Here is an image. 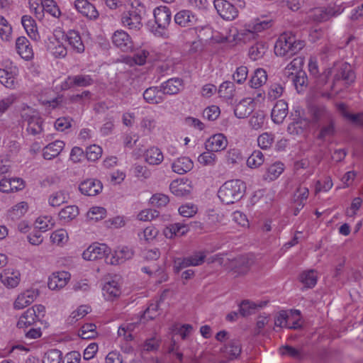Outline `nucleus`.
Here are the masks:
<instances>
[{"instance_id": "34", "label": "nucleus", "mask_w": 363, "mask_h": 363, "mask_svg": "<svg viewBox=\"0 0 363 363\" xmlns=\"http://www.w3.org/2000/svg\"><path fill=\"white\" fill-rule=\"evenodd\" d=\"M21 23L30 38L38 40L39 35L37 32L35 21L31 16L25 15L21 18Z\"/></svg>"}, {"instance_id": "48", "label": "nucleus", "mask_w": 363, "mask_h": 363, "mask_svg": "<svg viewBox=\"0 0 363 363\" xmlns=\"http://www.w3.org/2000/svg\"><path fill=\"white\" fill-rule=\"evenodd\" d=\"M50 44H52L53 47L49 45L48 48L55 57H65L67 55V48L57 39L55 38V41H51Z\"/></svg>"}, {"instance_id": "25", "label": "nucleus", "mask_w": 363, "mask_h": 363, "mask_svg": "<svg viewBox=\"0 0 363 363\" xmlns=\"http://www.w3.org/2000/svg\"><path fill=\"white\" fill-rule=\"evenodd\" d=\"M291 319L287 311H281L275 318L274 324L277 327H285L289 329H297L301 327L298 320H293L291 323Z\"/></svg>"}, {"instance_id": "10", "label": "nucleus", "mask_w": 363, "mask_h": 363, "mask_svg": "<svg viewBox=\"0 0 363 363\" xmlns=\"http://www.w3.org/2000/svg\"><path fill=\"white\" fill-rule=\"evenodd\" d=\"M94 79L89 74H77L68 76L62 84L65 89L74 87H86L93 85Z\"/></svg>"}, {"instance_id": "42", "label": "nucleus", "mask_w": 363, "mask_h": 363, "mask_svg": "<svg viewBox=\"0 0 363 363\" xmlns=\"http://www.w3.org/2000/svg\"><path fill=\"white\" fill-rule=\"evenodd\" d=\"M235 87L232 82H224L219 87L218 94L220 97L225 99H232L235 95Z\"/></svg>"}, {"instance_id": "12", "label": "nucleus", "mask_w": 363, "mask_h": 363, "mask_svg": "<svg viewBox=\"0 0 363 363\" xmlns=\"http://www.w3.org/2000/svg\"><path fill=\"white\" fill-rule=\"evenodd\" d=\"M174 22L182 28H191L196 26L198 18L196 16L189 10H182L174 16Z\"/></svg>"}, {"instance_id": "52", "label": "nucleus", "mask_w": 363, "mask_h": 363, "mask_svg": "<svg viewBox=\"0 0 363 363\" xmlns=\"http://www.w3.org/2000/svg\"><path fill=\"white\" fill-rule=\"evenodd\" d=\"M67 195L63 191H57L49 198V203L51 206L57 207L67 201Z\"/></svg>"}, {"instance_id": "7", "label": "nucleus", "mask_w": 363, "mask_h": 363, "mask_svg": "<svg viewBox=\"0 0 363 363\" xmlns=\"http://www.w3.org/2000/svg\"><path fill=\"white\" fill-rule=\"evenodd\" d=\"M309 112L313 123L318 125L334 118L333 113L322 104L311 105Z\"/></svg>"}, {"instance_id": "40", "label": "nucleus", "mask_w": 363, "mask_h": 363, "mask_svg": "<svg viewBox=\"0 0 363 363\" xmlns=\"http://www.w3.org/2000/svg\"><path fill=\"white\" fill-rule=\"evenodd\" d=\"M28 208V203L25 201H21L8 211V217L13 220H18L27 212Z\"/></svg>"}, {"instance_id": "46", "label": "nucleus", "mask_w": 363, "mask_h": 363, "mask_svg": "<svg viewBox=\"0 0 363 363\" xmlns=\"http://www.w3.org/2000/svg\"><path fill=\"white\" fill-rule=\"evenodd\" d=\"M264 155L259 150H255L247 160V164L250 168H257L264 162Z\"/></svg>"}, {"instance_id": "62", "label": "nucleus", "mask_w": 363, "mask_h": 363, "mask_svg": "<svg viewBox=\"0 0 363 363\" xmlns=\"http://www.w3.org/2000/svg\"><path fill=\"white\" fill-rule=\"evenodd\" d=\"M333 72V68H328V69H325L323 72V73L319 74L315 78L316 86L318 88H320V87L325 86L327 84L328 79L330 78V77L331 76Z\"/></svg>"}, {"instance_id": "41", "label": "nucleus", "mask_w": 363, "mask_h": 363, "mask_svg": "<svg viewBox=\"0 0 363 363\" xmlns=\"http://www.w3.org/2000/svg\"><path fill=\"white\" fill-rule=\"evenodd\" d=\"M284 165L281 162H275L270 165L264 175V179L274 181L277 179L284 172Z\"/></svg>"}, {"instance_id": "20", "label": "nucleus", "mask_w": 363, "mask_h": 363, "mask_svg": "<svg viewBox=\"0 0 363 363\" xmlns=\"http://www.w3.org/2000/svg\"><path fill=\"white\" fill-rule=\"evenodd\" d=\"M228 145L226 138L223 134L219 133L211 136L206 143V148L208 151L218 152L224 150Z\"/></svg>"}, {"instance_id": "2", "label": "nucleus", "mask_w": 363, "mask_h": 363, "mask_svg": "<svg viewBox=\"0 0 363 363\" xmlns=\"http://www.w3.org/2000/svg\"><path fill=\"white\" fill-rule=\"evenodd\" d=\"M245 184L240 179L225 182L219 189L218 196L220 201L227 205L240 201L245 195Z\"/></svg>"}, {"instance_id": "13", "label": "nucleus", "mask_w": 363, "mask_h": 363, "mask_svg": "<svg viewBox=\"0 0 363 363\" xmlns=\"http://www.w3.org/2000/svg\"><path fill=\"white\" fill-rule=\"evenodd\" d=\"M171 192L178 197L189 196L192 190L191 182L188 179L174 180L169 185Z\"/></svg>"}, {"instance_id": "33", "label": "nucleus", "mask_w": 363, "mask_h": 363, "mask_svg": "<svg viewBox=\"0 0 363 363\" xmlns=\"http://www.w3.org/2000/svg\"><path fill=\"white\" fill-rule=\"evenodd\" d=\"M133 256V251L128 247H123L120 250L115 252V255L111 257V264H120L126 260L131 259Z\"/></svg>"}, {"instance_id": "43", "label": "nucleus", "mask_w": 363, "mask_h": 363, "mask_svg": "<svg viewBox=\"0 0 363 363\" xmlns=\"http://www.w3.org/2000/svg\"><path fill=\"white\" fill-rule=\"evenodd\" d=\"M79 214L78 207L76 206H67L59 212L61 220L69 222L73 220Z\"/></svg>"}, {"instance_id": "54", "label": "nucleus", "mask_w": 363, "mask_h": 363, "mask_svg": "<svg viewBox=\"0 0 363 363\" xmlns=\"http://www.w3.org/2000/svg\"><path fill=\"white\" fill-rule=\"evenodd\" d=\"M216 156L214 152L207 151L201 154L198 157V161L204 166H213L215 164Z\"/></svg>"}, {"instance_id": "23", "label": "nucleus", "mask_w": 363, "mask_h": 363, "mask_svg": "<svg viewBox=\"0 0 363 363\" xmlns=\"http://www.w3.org/2000/svg\"><path fill=\"white\" fill-rule=\"evenodd\" d=\"M62 36L65 37V40L77 52L82 53L84 51V45L79 32L70 30L65 35L63 34Z\"/></svg>"}, {"instance_id": "18", "label": "nucleus", "mask_w": 363, "mask_h": 363, "mask_svg": "<svg viewBox=\"0 0 363 363\" xmlns=\"http://www.w3.org/2000/svg\"><path fill=\"white\" fill-rule=\"evenodd\" d=\"M102 188L100 181L91 179L82 182L79 186L81 193L89 196H96L101 191Z\"/></svg>"}, {"instance_id": "39", "label": "nucleus", "mask_w": 363, "mask_h": 363, "mask_svg": "<svg viewBox=\"0 0 363 363\" xmlns=\"http://www.w3.org/2000/svg\"><path fill=\"white\" fill-rule=\"evenodd\" d=\"M267 74L264 69H257L250 80V85L252 88L257 89L266 83Z\"/></svg>"}, {"instance_id": "21", "label": "nucleus", "mask_w": 363, "mask_h": 363, "mask_svg": "<svg viewBox=\"0 0 363 363\" xmlns=\"http://www.w3.org/2000/svg\"><path fill=\"white\" fill-rule=\"evenodd\" d=\"M288 114V104L284 100L277 101L272 108L271 117L277 124H281Z\"/></svg>"}, {"instance_id": "36", "label": "nucleus", "mask_w": 363, "mask_h": 363, "mask_svg": "<svg viewBox=\"0 0 363 363\" xmlns=\"http://www.w3.org/2000/svg\"><path fill=\"white\" fill-rule=\"evenodd\" d=\"M145 157V161L152 165L160 164L164 159L162 151L156 147H152L147 150Z\"/></svg>"}, {"instance_id": "26", "label": "nucleus", "mask_w": 363, "mask_h": 363, "mask_svg": "<svg viewBox=\"0 0 363 363\" xmlns=\"http://www.w3.org/2000/svg\"><path fill=\"white\" fill-rule=\"evenodd\" d=\"M65 147L62 140H55L49 143L43 148V157L45 160H52L58 156Z\"/></svg>"}, {"instance_id": "8", "label": "nucleus", "mask_w": 363, "mask_h": 363, "mask_svg": "<svg viewBox=\"0 0 363 363\" xmlns=\"http://www.w3.org/2000/svg\"><path fill=\"white\" fill-rule=\"evenodd\" d=\"M213 4L219 16L224 20L232 21L238 15L236 7L226 0H214Z\"/></svg>"}, {"instance_id": "55", "label": "nucleus", "mask_w": 363, "mask_h": 363, "mask_svg": "<svg viewBox=\"0 0 363 363\" xmlns=\"http://www.w3.org/2000/svg\"><path fill=\"white\" fill-rule=\"evenodd\" d=\"M206 255L203 251H198L194 252L192 255L186 257L188 263L190 266H200L201 265L206 259Z\"/></svg>"}, {"instance_id": "47", "label": "nucleus", "mask_w": 363, "mask_h": 363, "mask_svg": "<svg viewBox=\"0 0 363 363\" xmlns=\"http://www.w3.org/2000/svg\"><path fill=\"white\" fill-rule=\"evenodd\" d=\"M0 84L9 89H14L16 84L15 79L11 73L0 69Z\"/></svg>"}, {"instance_id": "24", "label": "nucleus", "mask_w": 363, "mask_h": 363, "mask_svg": "<svg viewBox=\"0 0 363 363\" xmlns=\"http://www.w3.org/2000/svg\"><path fill=\"white\" fill-rule=\"evenodd\" d=\"M38 296V291L35 290H27L18 296L14 302V308L22 309L31 304Z\"/></svg>"}, {"instance_id": "1", "label": "nucleus", "mask_w": 363, "mask_h": 363, "mask_svg": "<svg viewBox=\"0 0 363 363\" xmlns=\"http://www.w3.org/2000/svg\"><path fill=\"white\" fill-rule=\"evenodd\" d=\"M305 41L298 39L291 31L279 35L274 45V53L277 56L291 57L305 47Z\"/></svg>"}, {"instance_id": "28", "label": "nucleus", "mask_w": 363, "mask_h": 363, "mask_svg": "<svg viewBox=\"0 0 363 363\" xmlns=\"http://www.w3.org/2000/svg\"><path fill=\"white\" fill-rule=\"evenodd\" d=\"M189 231V227L180 223H172L167 226L163 231L167 238L172 239L174 236H182Z\"/></svg>"}, {"instance_id": "9", "label": "nucleus", "mask_w": 363, "mask_h": 363, "mask_svg": "<svg viewBox=\"0 0 363 363\" xmlns=\"http://www.w3.org/2000/svg\"><path fill=\"white\" fill-rule=\"evenodd\" d=\"M111 249L106 244L94 243L90 245L82 254L86 260H95L105 257L107 259Z\"/></svg>"}, {"instance_id": "11", "label": "nucleus", "mask_w": 363, "mask_h": 363, "mask_svg": "<svg viewBox=\"0 0 363 363\" xmlns=\"http://www.w3.org/2000/svg\"><path fill=\"white\" fill-rule=\"evenodd\" d=\"M113 45L123 52H129L133 49L134 44L131 37L123 30L114 32L112 35Z\"/></svg>"}, {"instance_id": "19", "label": "nucleus", "mask_w": 363, "mask_h": 363, "mask_svg": "<svg viewBox=\"0 0 363 363\" xmlns=\"http://www.w3.org/2000/svg\"><path fill=\"white\" fill-rule=\"evenodd\" d=\"M103 296L108 301L120 296L121 294V285L116 279L106 281L102 288Z\"/></svg>"}, {"instance_id": "27", "label": "nucleus", "mask_w": 363, "mask_h": 363, "mask_svg": "<svg viewBox=\"0 0 363 363\" xmlns=\"http://www.w3.org/2000/svg\"><path fill=\"white\" fill-rule=\"evenodd\" d=\"M194 163L192 160L187 157H182L175 160L172 164V170L179 174H183L192 169Z\"/></svg>"}, {"instance_id": "5", "label": "nucleus", "mask_w": 363, "mask_h": 363, "mask_svg": "<svg viewBox=\"0 0 363 363\" xmlns=\"http://www.w3.org/2000/svg\"><path fill=\"white\" fill-rule=\"evenodd\" d=\"M333 69H335L336 72L333 77V84L330 86L331 90L334 89L336 83L340 80L344 81L345 84L348 85L354 82L356 78L355 74L350 64L347 62L336 64L335 67L333 68Z\"/></svg>"}, {"instance_id": "37", "label": "nucleus", "mask_w": 363, "mask_h": 363, "mask_svg": "<svg viewBox=\"0 0 363 363\" xmlns=\"http://www.w3.org/2000/svg\"><path fill=\"white\" fill-rule=\"evenodd\" d=\"M268 45L264 42H257L249 49V56L252 60L261 59L267 52Z\"/></svg>"}, {"instance_id": "38", "label": "nucleus", "mask_w": 363, "mask_h": 363, "mask_svg": "<svg viewBox=\"0 0 363 363\" xmlns=\"http://www.w3.org/2000/svg\"><path fill=\"white\" fill-rule=\"evenodd\" d=\"M291 77L293 83L298 92L303 91V88L307 86L308 77L303 70H298L294 74L291 72L289 75Z\"/></svg>"}, {"instance_id": "31", "label": "nucleus", "mask_w": 363, "mask_h": 363, "mask_svg": "<svg viewBox=\"0 0 363 363\" xmlns=\"http://www.w3.org/2000/svg\"><path fill=\"white\" fill-rule=\"evenodd\" d=\"M266 305V302H261L257 304L250 300H243L239 304V313L242 317H247L256 313L258 308H262Z\"/></svg>"}, {"instance_id": "45", "label": "nucleus", "mask_w": 363, "mask_h": 363, "mask_svg": "<svg viewBox=\"0 0 363 363\" xmlns=\"http://www.w3.org/2000/svg\"><path fill=\"white\" fill-rule=\"evenodd\" d=\"M97 335L96 326L94 323H86L79 331V336L82 339H93Z\"/></svg>"}, {"instance_id": "44", "label": "nucleus", "mask_w": 363, "mask_h": 363, "mask_svg": "<svg viewBox=\"0 0 363 363\" xmlns=\"http://www.w3.org/2000/svg\"><path fill=\"white\" fill-rule=\"evenodd\" d=\"M300 281L307 288H313L317 283V276L314 270L311 269L303 272L300 275Z\"/></svg>"}, {"instance_id": "29", "label": "nucleus", "mask_w": 363, "mask_h": 363, "mask_svg": "<svg viewBox=\"0 0 363 363\" xmlns=\"http://www.w3.org/2000/svg\"><path fill=\"white\" fill-rule=\"evenodd\" d=\"M182 86V80L179 78H172L161 84L160 86L164 94L173 95L179 93Z\"/></svg>"}, {"instance_id": "17", "label": "nucleus", "mask_w": 363, "mask_h": 363, "mask_svg": "<svg viewBox=\"0 0 363 363\" xmlns=\"http://www.w3.org/2000/svg\"><path fill=\"white\" fill-rule=\"evenodd\" d=\"M74 6L78 12L89 19H96L99 16V13L95 6L87 0H76Z\"/></svg>"}, {"instance_id": "51", "label": "nucleus", "mask_w": 363, "mask_h": 363, "mask_svg": "<svg viewBox=\"0 0 363 363\" xmlns=\"http://www.w3.org/2000/svg\"><path fill=\"white\" fill-rule=\"evenodd\" d=\"M106 210L103 207L94 206L87 212L86 216L89 220L98 221L105 218Z\"/></svg>"}, {"instance_id": "61", "label": "nucleus", "mask_w": 363, "mask_h": 363, "mask_svg": "<svg viewBox=\"0 0 363 363\" xmlns=\"http://www.w3.org/2000/svg\"><path fill=\"white\" fill-rule=\"evenodd\" d=\"M250 125L255 130L262 128L264 123V115L262 113H255L250 119Z\"/></svg>"}, {"instance_id": "60", "label": "nucleus", "mask_w": 363, "mask_h": 363, "mask_svg": "<svg viewBox=\"0 0 363 363\" xmlns=\"http://www.w3.org/2000/svg\"><path fill=\"white\" fill-rule=\"evenodd\" d=\"M30 9L34 12L35 16L41 18L43 16L44 0H28Z\"/></svg>"}, {"instance_id": "32", "label": "nucleus", "mask_w": 363, "mask_h": 363, "mask_svg": "<svg viewBox=\"0 0 363 363\" xmlns=\"http://www.w3.org/2000/svg\"><path fill=\"white\" fill-rule=\"evenodd\" d=\"M38 320L36 311L34 307L28 308L21 317L17 323L19 328H26L34 324Z\"/></svg>"}, {"instance_id": "6", "label": "nucleus", "mask_w": 363, "mask_h": 363, "mask_svg": "<svg viewBox=\"0 0 363 363\" xmlns=\"http://www.w3.org/2000/svg\"><path fill=\"white\" fill-rule=\"evenodd\" d=\"M22 118L27 122V130L29 133L35 135L43 131V119L36 111L25 110L22 113Z\"/></svg>"}, {"instance_id": "57", "label": "nucleus", "mask_w": 363, "mask_h": 363, "mask_svg": "<svg viewBox=\"0 0 363 363\" xmlns=\"http://www.w3.org/2000/svg\"><path fill=\"white\" fill-rule=\"evenodd\" d=\"M225 347L230 356V359L239 357L242 351L240 344L236 340H231L228 345L225 346Z\"/></svg>"}, {"instance_id": "4", "label": "nucleus", "mask_w": 363, "mask_h": 363, "mask_svg": "<svg viewBox=\"0 0 363 363\" xmlns=\"http://www.w3.org/2000/svg\"><path fill=\"white\" fill-rule=\"evenodd\" d=\"M137 6L132 5L130 10L124 12L121 16V22L124 26L130 29L140 30L142 27V13L144 11V6L140 2L136 1Z\"/></svg>"}, {"instance_id": "14", "label": "nucleus", "mask_w": 363, "mask_h": 363, "mask_svg": "<svg viewBox=\"0 0 363 363\" xmlns=\"http://www.w3.org/2000/svg\"><path fill=\"white\" fill-rule=\"evenodd\" d=\"M16 49L18 55L25 60H30L33 57V48L28 39L24 36L18 37L16 40Z\"/></svg>"}, {"instance_id": "64", "label": "nucleus", "mask_w": 363, "mask_h": 363, "mask_svg": "<svg viewBox=\"0 0 363 363\" xmlns=\"http://www.w3.org/2000/svg\"><path fill=\"white\" fill-rule=\"evenodd\" d=\"M248 74L247 67L245 66H240L237 68L236 71L233 75V79L238 84H242L247 79Z\"/></svg>"}, {"instance_id": "16", "label": "nucleus", "mask_w": 363, "mask_h": 363, "mask_svg": "<svg viewBox=\"0 0 363 363\" xmlns=\"http://www.w3.org/2000/svg\"><path fill=\"white\" fill-rule=\"evenodd\" d=\"M144 100L153 105H157L162 103L164 101V96L161 89V86H150L146 89L143 92Z\"/></svg>"}, {"instance_id": "56", "label": "nucleus", "mask_w": 363, "mask_h": 363, "mask_svg": "<svg viewBox=\"0 0 363 363\" xmlns=\"http://www.w3.org/2000/svg\"><path fill=\"white\" fill-rule=\"evenodd\" d=\"M12 32L11 26L8 23L7 21L3 17L0 16V37L3 40H9Z\"/></svg>"}, {"instance_id": "63", "label": "nucleus", "mask_w": 363, "mask_h": 363, "mask_svg": "<svg viewBox=\"0 0 363 363\" xmlns=\"http://www.w3.org/2000/svg\"><path fill=\"white\" fill-rule=\"evenodd\" d=\"M89 308L86 306H80L76 311L69 315L71 323L77 322L89 313Z\"/></svg>"}, {"instance_id": "53", "label": "nucleus", "mask_w": 363, "mask_h": 363, "mask_svg": "<svg viewBox=\"0 0 363 363\" xmlns=\"http://www.w3.org/2000/svg\"><path fill=\"white\" fill-rule=\"evenodd\" d=\"M101 147L96 145H92L86 147L85 156L88 160L95 162L101 156Z\"/></svg>"}, {"instance_id": "30", "label": "nucleus", "mask_w": 363, "mask_h": 363, "mask_svg": "<svg viewBox=\"0 0 363 363\" xmlns=\"http://www.w3.org/2000/svg\"><path fill=\"white\" fill-rule=\"evenodd\" d=\"M1 282L9 288L17 286L20 281V273L18 271L6 269L1 275Z\"/></svg>"}, {"instance_id": "50", "label": "nucleus", "mask_w": 363, "mask_h": 363, "mask_svg": "<svg viewBox=\"0 0 363 363\" xmlns=\"http://www.w3.org/2000/svg\"><path fill=\"white\" fill-rule=\"evenodd\" d=\"M62 360L61 351L57 349H52L45 354L43 363H60Z\"/></svg>"}, {"instance_id": "59", "label": "nucleus", "mask_w": 363, "mask_h": 363, "mask_svg": "<svg viewBox=\"0 0 363 363\" xmlns=\"http://www.w3.org/2000/svg\"><path fill=\"white\" fill-rule=\"evenodd\" d=\"M169 201V197L163 194H155L150 199V203L157 207L165 206Z\"/></svg>"}, {"instance_id": "22", "label": "nucleus", "mask_w": 363, "mask_h": 363, "mask_svg": "<svg viewBox=\"0 0 363 363\" xmlns=\"http://www.w3.org/2000/svg\"><path fill=\"white\" fill-rule=\"evenodd\" d=\"M254 110L253 100L250 98L240 101L234 108L235 116L238 118H245L249 116Z\"/></svg>"}, {"instance_id": "35", "label": "nucleus", "mask_w": 363, "mask_h": 363, "mask_svg": "<svg viewBox=\"0 0 363 363\" xmlns=\"http://www.w3.org/2000/svg\"><path fill=\"white\" fill-rule=\"evenodd\" d=\"M335 121L334 118L320 124V125H319L320 132L317 138L321 140H325L327 138L334 135L335 132Z\"/></svg>"}, {"instance_id": "49", "label": "nucleus", "mask_w": 363, "mask_h": 363, "mask_svg": "<svg viewBox=\"0 0 363 363\" xmlns=\"http://www.w3.org/2000/svg\"><path fill=\"white\" fill-rule=\"evenodd\" d=\"M274 140V135L272 133H264L257 138L259 147L262 150H268L271 147Z\"/></svg>"}, {"instance_id": "58", "label": "nucleus", "mask_w": 363, "mask_h": 363, "mask_svg": "<svg viewBox=\"0 0 363 363\" xmlns=\"http://www.w3.org/2000/svg\"><path fill=\"white\" fill-rule=\"evenodd\" d=\"M44 11L57 18L61 14L60 9L53 0H44L43 11Z\"/></svg>"}, {"instance_id": "15", "label": "nucleus", "mask_w": 363, "mask_h": 363, "mask_svg": "<svg viewBox=\"0 0 363 363\" xmlns=\"http://www.w3.org/2000/svg\"><path fill=\"white\" fill-rule=\"evenodd\" d=\"M70 279V274L65 271L53 273L48 279V286L51 290L65 287Z\"/></svg>"}, {"instance_id": "3", "label": "nucleus", "mask_w": 363, "mask_h": 363, "mask_svg": "<svg viewBox=\"0 0 363 363\" xmlns=\"http://www.w3.org/2000/svg\"><path fill=\"white\" fill-rule=\"evenodd\" d=\"M154 17L157 27L153 28L155 35L164 38H169L167 28L171 22L172 14L167 6H159L154 10Z\"/></svg>"}]
</instances>
